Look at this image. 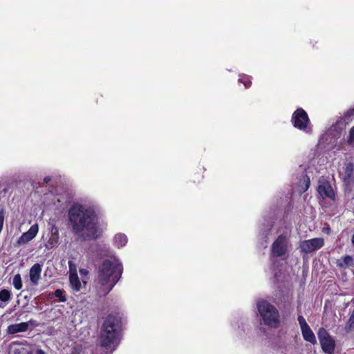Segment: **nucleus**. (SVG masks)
Returning <instances> with one entry per match:
<instances>
[{
	"label": "nucleus",
	"mask_w": 354,
	"mask_h": 354,
	"mask_svg": "<svg viewBox=\"0 0 354 354\" xmlns=\"http://www.w3.org/2000/svg\"><path fill=\"white\" fill-rule=\"evenodd\" d=\"M73 233L82 241L95 240L102 234L98 216L91 206L74 203L68 212Z\"/></svg>",
	"instance_id": "f257e3e1"
},
{
	"label": "nucleus",
	"mask_w": 354,
	"mask_h": 354,
	"mask_svg": "<svg viewBox=\"0 0 354 354\" xmlns=\"http://www.w3.org/2000/svg\"><path fill=\"white\" fill-rule=\"evenodd\" d=\"M123 272L122 263L118 259H105L99 265L96 281L108 294L120 279Z\"/></svg>",
	"instance_id": "f03ea898"
},
{
	"label": "nucleus",
	"mask_w": 354,
	"mask_h": 354,
	"mask_svg": "<svg viewBox=\"0 0 354 354\" xmlns=\"http://www.w3.org/2000/svg\"><path fill=\"white\" fill-rule=\"evenodd\" d=\"M120 325L118 319L109 315L104 320L100 332V345L108 349L118 346L120 342Z\"/></svg>",
	"instance_id": "7ed1b4c3"
},
{
	"label": "nucleus",
	"mask_w": 354,
	"mask_h": 354,
	"mask_svg": "<svg viewBox=\"0 0 354 354\" xmlns=\"http://www.w3.org/2000/svg\"><path fill=\"white\" fill-rule=\"evenodd\" d=\"M354 115V107L348 109L344 113L343 117H340L335 124H333L328 131L319 139V142L327 145H331L329 148L335 149L337 144V139L342 136L343 130L345 129L346 124L351 120L352 116Z\"/></svg>",
	"instance_id": "20e7f679"
},
{
	"label": "nucleus",
	"mask_w": 354,
	"mask_h": 354,
	"mask_svg": "<svg viewBox=\"0 0 354 354\" xmlns=\"http://www.w3.org/2000/svg\"><path fill=\"white\" fill-rule=\"evenodd\" d=\"M257 305L264 324L271 327H277L280 322L278 310L264 299L258 301Z\"/></svg>",
	"instance_id": "39448f33"
},
{
	"label": "nucleus",
	"mask_w": 354,
	"mask_h": 354,
	"mask_svg": "<svg viewBox=\"0 0 354 354\" xmlns=\"http://www.w3.org/2000/svg\"><path fill=\"white\" fill-rule=\"evenodd\" d=\"M290 245L286 234H280L271 245L270 254L272 257H283L288 253Z\"/></svg>",
	"instance_id": "423d86ee"
},
{
	"label": "nucleus",
	"mask_w": 354,
	"mask_h": 354,
	"mask_svg": "<svg viewBox=\"0 0 354 354\" xmlns=\"http://www.w3.org/2000/svg\"><path fill=\"white\" fill-rule=\"evenodd\" d=\"M291 122L295 128L306 130L310 124L307 113L301 108L297 109L292 114Z\"/></svg>",
	"instance_id": "0eeeda50"
},
{
	"label": "nucleus",
	"mask_w": 354,
	"mask_h": 354,
	"mask_svg": "<svg viewBox=\"0 0 354 354\" xmlns=\"http://www.w3.org/2000/svg\"><path fill=\"white\" fill-rule=\"evenodd\" d=\"M324 241L322 238H314L304 240L299 244V249L303 253H310L324 246Z\"/></svg>",
	"instance_id": "6e6552de"
},
{
	"label": "nucleus",
	"mask_w": 354,
	"mask_h": 354,
	"mask_svg": "<svg viewBox=\"0 0 354 354\" xmlns=\"http://www.w3.org/2000/svg\"><path fill=\"white\" fill-rule=\"evenodd\" d=\"M299 324L301 328V331L304 339L313 344H317V339L315 334L307 324L305 318L302 315H299L297 317Z\"/></svg>",
	"instance_id": "1a4fd4ad"
},
{
	"label": "nucleus",
	"mask_w": 354,
	"mask_h": 354,
	"mask_svg": "<svg viewBox=\"0 0 354 354\" xmlns=\"http://www.w3.org/2000/svg\"><path fill=\"white\" fill-rule=\"evenodd\" d=\"M317 192L323 199L329 198L332 201L335 200V194L332 186L330 183L325 179L319 180Z\"/></svg>",
	"instance_id": "9d476101"
},
{
	"label": "nucleus",
	"mask_w": 354,
	"mask_h": 354,
	"mask_svg": "<svg viewBox=\"0 0 354 354\" xmlns=\"http://www.w3.org/2000/svg\"><path fill=\"white\" fill-rule=\"evenodd\" d=\"M38 230V225H32L27 232L23 233L21 236L18 239L15 243V246L24 245L32 240L37 234Z\"/></svg>",
	"instance_id": "9b49d317"
},
{
	"label": "nucleus",
	"mask_w": 354,
	"mask_h": 354,
	"mask_svg": "<svg viewBox=\"0 0 354 354\" xmlns=\"http://www.w3.org/2000/svg\"><path fill=\"white\" fill-rule=\"evenodd\" d=\"M28 329V322H21L19 324H10L7 328V333L10 335L18 333L26 332Z\"/></svg>",
	"instance_id": "f8f14e48"
},
{
	"label": "nucleus",
	"mask_w": 354,
	"mask_h": 354,
	"mask_svg": "<svg viewBox=\"0 0 354 354\" xmlns=\"http://www.w3.org/2000/svg\"><path fill=\"white\" fill-rule=\"evenodd\" d=\"M323 351L327 354H333L335 351V342L332 337L319 342Z\"/></svg>",
	"instance_id": "ddd939ff"
},
{
	"label": "nucleus",
	"mask_w": 354,
	"mask_h": 354,
	"mask_svg": "<svg viewBox=\"0 0 354 354\" xmlns=\"http://www.w3.org/2000/svg\"><path fill=\"white\" fill-rule=\"evenodd\" d=\"M41 272V266L39 263L34 264L30 269V279L33 284L37 285L38 283Z\"/></svg>",
	"instance_id": "4468645a"
},
{
	"label": "nucleus",
	"mask_w": 354,
	"mask_h": 354,
	"mask_svg": "<svg viewBox=\"0 0 354 354\" xmlns=\"http://www.w3.org/2000/svg\"><path fill=\"white\" fill-rule=\"evenodd\" d=\"M336 265L340 268H348L354 265L353 259L350 255H346L340 259H337Z\"/></svg>",
	"instance_id": "2eb2a0df"
},
{
	"label": "nucleus",
	"mask_w": 354,
	"mask_h": 354,
	"mask_svg": "<svg viewBox=\"0 0 354 354\" xmlns=\"http://www.w3.org/2000/svg\"><path fill=\"white\" fill-rule=\"evenodd\" d=\"M273 220L272 218L265 219L264 222L261 225L260 230L262 232V235L266 238L269 235L272 226H273Z\"/></svg>",
	"instance_id": "dca6fc26"
},
{
	"label": "nucleus",
	"mask_w": 354,
	"mask_h": 354,
	"mask_svg": "<svg viewBox=\"0 0 354 354\" xmlns=\"http://www.w3.org/2000/svg\"><path fill=\"white\" fill-rule=\"evenodd\" d=\"M127 236L122 233L117 234L113 239L114 245L118 248L124 247L127 244Z\"/></svg>",
	"instance_id": "f3484780"
},
{
	"label": "nucleus",
	"mask_w": 354,
	"mask_h": 354,
	"mask_svg": "<svg viewBox=\"0 0 354 354\" xmlns=\"http://www.w3.org/2000/svg\"><path fill=\"white\" fill-rule=\"evenodd\" d=\"M70 283L75 291H79L81 288V283L77 274H71L69 277Z\"/></svg>",
	"instance_id": "a211bd4d"
},
{
	"label": "nucleus",
	"mask_w": 354,
	"mask_h": 354,
	"mask_svg": "<svg viewBox=\"0 0 354 354\" xmlns=\"http://www.w3.org/2000/svg\"><path fill=\"white\" fill-rule=\"evenodd\" d=\"M302 178L303 181L300 182L299 187H301V191L305 192L309 188L310 181L309 177L306 174H302Z\"/></svg>",
	"instance_id": "6ab92c4d"
},
{
	"label": "nucleus",
	"mask_w": 354,
	"mask_h": 354,
	"mask_svg": "<svg viewBox=\"0 0 354 354\" xmlns=\"http://www.w3.org/2000/svg\"><path fill=\"white\" fill-rule=\"evenodd\" d=\"M12 299L11 291L6 289L0 290V301L8 303Z\"/></svg>",
	"instance_id": "aec40b11"
},
{
	"label": "nucleus",
	"mask_w": 354,
	"mask_h": 354,
	"mask_svg": "<svg viewBox=\"0 0 354 354\" xmlns=\"http://www.w3.org/2000/svg\"><path fill=\"white\" fill-rule=\"evenodd\" d=\"M12 284L15 289L20 290L22 288V280L20 274H17L13 277Z\"/></svg>",
	"instance_id": "412c9836"
},
{
	"label": "nucleus",
	"mask_w": 354,
	"mask_h": 354,
	"mask_svg": "<svg viewBox=\"0 0 354 354\" xmlns=\"http://www.w3.org/2000/svg\"><path fill=\"white\" fill-rule=\"evenodd\" d=\"M317 337L319 341L321 342V340L325 339L331 336L324 328H320L317 332Z\"/></svg>",
	"instance_id": "4be33fe9"
},
{
	"label": "nucleus",
	"mask_w": 354,
	"mask_h": 354,
	"mask_svg": "<svg viewBox=\"0 0 354 354\" xmlns=\"http://www.w3.org/2000/svg\"><path fill=\"white\" fill-rule=\"evenodd\" d=\"M54 295L61 302H64L66 301V298L64 295V291L63 290L57 289L54 292Z\"/></svg>",
	"instance_id": "5701e85b"
},
{
	"label": "nucleus",
	"mask_w": 354,
	"mask_h": 354,
	"mask_svg": "<svg viewBox=\"0 0 354 354\" xmlns=\"http://www.w3.org/2000/svg\"><path fill=\"white\" fill-rule=\"evenodd\" d=\"M51 239L57 240L59 238V230L55 225H52L50 228Z\"/></svg>",
	"instance_id": "b1692460"
},
{
	"label": "nucleus",
	"mask_w": 354,
	"mask_h": 354,
	"mask_svg": "<svg viewBox=\"0 0 354 354\" xmlns=\"http://www.w3.org/2000/svg\"><path fill=\"white\" fill-rule=\"evenodd\" d=\"M239 81L243 82L245 88H248L252 84L250 77L247 75H244L242 78H239Z\"/></svg>",
	"instance_id": "393cba45"
},
{
	"label": "nucleus",
	"mask_w": 354,
	"mask_h": 354,
	"mask_svg": "<svg viewBox=\"0 0 354 354\" xmlns=\"http://www.w3.org/2000/svg\"><path fill=\"white\" fill-rule=\"evenodd\" d=\"M347 142L349 144L354 143V126L350 129L349 136L348 138Z\"/></svg>",
	"instance_id": "a878e982"
},
{
	"label": "nucleus",
	"mask_w": 354,
	"mask_h": 354,
	"mask_svg": "<svg viewBox=\"0 0 354 354\" xmlns=\"http://www.w3.org/2000/svg\"><path fill=\"white\" fill-rule=\"evenodd\" d=\"M5 218V211L3 208L0 209V227L3 228Z\"/></svg>",
	"instance_id": "bb28decb"
},
{
	"label": "nucleus",
	"mask_w": 354,
	"mask_h": 354,
	"mask_svg": "<svg viewBox=\"0 0 354 354\" xmlns=\"http://www.w3.org/2000/svg\"><path fill=\"white\" fill-rule=\"evenodd\" d=\"M28 322V325L31 324V325H32L33 326H35V327L39 326V324L35 320L32 319H30Z\"/></svg>",
	"instance_id": "cd10ccee"
},
{
	"label": "nucleus",
	"mask_w": 354,
	"mask_h": 354,
	"mask_svg": "<svg viewBox=\"0 0 354 354\" xmlns=\"http://www.w3.org/2000/svg\"><path fill=\"white\" fill-rule=\"evenodd\" d=\"M50 180H51V178H50V176H46V177L44 178V183H49Z\"/></svg>",
	"instance_id": "c85d7f7f"
},
{
	"label": "nucleus",
	"mask_w": 354,
	"mask_h": 354,
	"mask_svg": "<svg viewBox=\"0 0 354 354\" xmlns=\"http://www.w3.org/2000/svg\"><path fill=\"white\" fill-rule=\"evenodd\" d=\"M36 354H46V353L42 349H37Z\"/></svg>",
	"instance_id": "c756f323"
},
{
	"label": "nucleus",
	"mask_w": 354,
	"mask_h": 354,
	"mask_svg": "<svg viewBox=\"0 0 354 354\" xmlns=\"http://www.w3.org/2000/svg\"><path fill=\"white\" fill-rule=\"evenodd\" d=\"M351 243H352L353 245L354 246V233L353 234V235L351 236Z\"/></svg>",
	"instance_id": "7c9ffc66"
},
{
	"label": "nucleus",
	"mask_w": 354,
	"mask_h": 354,
	"mask_svg": "<svg viewBox=\"0 0 354 354\" xmlns=\"http://www.w3.org/2000/svg\"><path fill=\"white\" fill-rule=\"evenodd\" d=\"M71 354H78L77 352H73Z\"/></svg>",
	"instance_id": "2f4dec72"
},
{
	"label": "nucleus",
	"mask_w": 354,
	"mask_h": 354,
	"mask_svg": "<svg viewBox=\"0 0 354 354\" xmlns=\"http://www.w3.org/2000/svg\"><path fill=\"white\" fill-rule=\"evenodd\" d=\"M12 344H19L17 342H13Z\"/></svg>",
	"instance_id": "473e14b6"
},
{
	"label": "nucleus",
	"mask_w": 354,
	"mask_h": 354,
	"mask_svg": "<svg viewBox=\"0 0 354 354\" xmlns=\"http://www.w3.org/2000/svg\"><path fill=\"white\" fill-rule=\"evenodd\" d=\"M3 228L0 227V233L1 232Z\"/></svg>",
	"instance_id": "72a5a7b5"
}]
</instances>
